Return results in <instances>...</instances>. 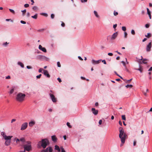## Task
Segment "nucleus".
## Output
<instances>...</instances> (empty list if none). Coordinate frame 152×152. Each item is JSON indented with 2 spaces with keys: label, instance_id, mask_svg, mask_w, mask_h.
Here are the masks:
<instances>
[{
  "label": "nucleus",
  "instance_id": "1",
  "mask_svg": "<svg viewBox=\"0 0 152 152\" xmlns=\"http://www.w3.org/2000/svg\"><path fill=\"white\" fill-rule=\"evenodd\" d=\"M119 137L121 139V142L122 143H124L125 142L126 135L125 133H124L123 128L120 127L119 128Z\"/></svg>",
  "mask_w": 152,
  "mask_h": 152
},
{
  "label": "nucleus",
  "instance_id": "2",
  "mask_svg": "<svg viewBox=\"0 0 152 152\" xmlns=\"http://www.w3.org/2000/svg\"><path fill=\"white\" fill-rule=\"evenodd\" d=\"M1 134L6 140L5 145L6 146L9 145L11 142V138L12 137V136H7L6 135L5 133L4 132H2L1 133Z\"/></svg>",
  "mask_w": 152,
  "mask_h": 152
},
{
  "label": "nucleus",
  "instance_id": "3",
  "mask_svg": "<svg viewBox=\"0 0 152 152\" xmlns=\"http://www.w3.org/2000/svg\"><path fill=\"white\" fill-rule=\"evenodd\" d=\"M25 96V94L20 93L17 95L16 98V100L18 102H22L24 100Z\"/></svg>",
  "mask_w": 152,
  "mask_h": 152
},
{
  "label": "nucleus",
  "instance_id": "4",
  "mask_svg": "<svg viewBox=\"0 0 152 152\" xmlns=\"http://www.w3.org/2000/svg\"><path fill=\"white\" fill-rule=\"evenodd\" d=\"M118 32H116L113 34L112 35H108L107 37V39L109 41H113L115 40L118 36Z\"/></svg>",
  "mask_w": 152,
  "mask_h": 152
},
{
  "label": "nucleus",
  "instance_id": "5",
  "mask_svg": "<svg viewBox=\"0 0 152 152\" xmlns=\"http://www.w3.org/2000/svg\"><path fill=\"white\" fill-rule=\"evenodd\" d=\"M48 144V140L47 139H42L41 142H38V145L41 144L42 146L44 148H45Z\"/></svg>",
  "mask_w": 152,
  "mask_h": 152
},
{
  "label": "nucleus",
  "instance_id": "6",
  "mask_svg": "<svg viewBox=\"0 0 152 152\" xmlns=\"http://www.w3.org/2000/svg\"><path fill=\"white\" fill-rule=\"evenodd\" d=\"M61 149V152H66L64 148L62 147H60V148H59V146L57 145H56L55 146V150H57L58 152H59Z\"/></svg>",
  "mask_w": 152,
  "mask_h": 152
},
{
  "label": "nucleus",
  "instance_id": "7",
  "mask_svg": "<svg viewBox=\"0 0 152 152\" xmlns=\"http://www.w3.org/2000/svg\"><path fill=\"white\" fill-rule=\"evenodd\" d=\"M24 150L29 151L31 149V145L30 143L28 142V145H24Z\"/></svg>",
  "mask_w": 152,
  "mask_h": 152
},
{
  "label": "nucleus",
  "instance_id": "8",
  "mask_svg": "<svg viewBox=\"0 0 152 152\" xmlns=\"http://www.w3.org/2000/svg\"><path fill=\"white\" fill-rule=\"evenodd\" d=\"M28 123L27 122L23 123L21 126L20 130H23L26 129L28 126Z\"/></svg>",
  "mask_w": 152,
  "mask_h": 152
},
{
  "label": "nucleus",
  "instance_id": "9",
  "mask_svg": "<svg viewBox=\"0 0 152 152\" xmlns=\"http://www.w3.org/2000/svg\"><path fill=\"white\" fill-rule=\"evenodd\" d=\"M49 95L50 97L53 102H56L57 100L56 98L55 97V96L51 93H49Z\"/></svg>",
  "mask_w": 152,
  "mask_h": 152
},
{
  "label": "nucleus",
  "instance_id": "10",
  "mask_svg": "<svg viewBox=\"0 0 152 152\" xmlns=\"http://www.w3.org/2000/svg\"><path fill=\"white\" fill-rule=\"evenodd\" d=\"M52 150L50 147L47 148L46 149L42 151L43 152H52Z\"/></svg>",
  "mask_w": 152,
  "mask_h": 152
},
{
  "label": "nucleus",
  "instance_id": "11",
  "mask_svg": "<svg viewBox=\"0 0 152 152\" xmlns=\"http://www.w3.org/2000/svg\"><path fill=\"white\" fill-rule=\"evenodd\" d=\"M151 47V43L150 42L149 43L148 45H147L146 50L147 52L149 51L150 50V49Z\"/></svg>",
  "mask_w": 152,
  "mask_h": 152
},
{
  "label": "nucleus",
  "instance_id": "12",
  "mask_svg": "<svg viewBox=\"0 0 152 152\" xmlns=\"http://www.w3.org/2000/svg\"><path fill=\"white\" fill-rule=\"evenodd\" d=\"M39 50H42L44 52L46 53L47 52V50L45 48L42 47L41 45H39Z\"/></svg>",
  "mask_w": 152,
  "mask_h": 152
},
{
  "label": "nucleus",
  "instance_id": "13",
  "mask_svg": "<svg viewBox=\"0 0 152 152\" xmlns=\"http://www.w3.org/2000/svg\"><path fill=\"white\" fill-rule=\"evenodd\" d=\"M43 74L44 75H46L47 77L48 78H49L50 77V76L47 70H43Z\"/></svg>",
  "mask_w": 152,
  "mask_h": 152
},
{
  "label": "nucleus",
  "instance_id": "14",
  "mask_svg": "<svg viewBox=\"0 0 152 152\" xmlns=\"http://www.w3.org/2000/svg\"><path fill=\"white\" fill-rule=\"evenodd\" d=\"M16 88V87L15 86H12L10 89V90L9 92L10 94H12L14 92V90H15Z\"/></svg>",
  "mask_w": 152,
  "mask_h": 152
},
{
  "label": "nucleus",
  "instance_id": "15",
  "mask_svg": "<svg viewBox=\"0 0 152 152\" xmlns=\"http://www.w3.org/2000/svg\"><path fill=\"white\" fill-rule=\"evenodd\" d=\"M91 110L92 112V113L94 115H96L98 114V110H96L95 108H92L91 109Z\"/></svg>",
  "mask_w": 152,
  "mask_h": 152
},
{
  "label": "nucleus",
  "instance_id": "16",
  "mask_svg": "<svg viewBox=\"0 0 152 152\" xmlns=\"http://www.w3.org/2000/svg\"><path fill=\"white\" fill-rule=\"evenodd\" d=\"M101 61V60H98L96 61L94 60H92V64H98Z\"/></svg>",
  "mask_w": 152,
  "mask_h": 152
},
{
  "label": "nucleus",
  "instance_id": "17",
  "mask_svg": "<svg viewBox=\"0 0 152 152\" xmlns=\"http://www.w3.org/2000/svg\"><path fill=\"white\" fill-rule=\"evenodd\" d=\"M51 139L54 142H56L57 141V138L55 135H53L51 136Z\"/></svg>",
  "mask_w": 152,
  "mask_h": 152
},
{
  "label": "nucleus",
  "instance_id": "18",
  "mask_svg": "<svg viewBox=\"0 0 152 152\" xmlns=\"http://www.w3.org/2000/svg\"><path fill=\"white\" fill-rule=\"evenodd\" d=\"M148 89H146V90H145V91L144 90H143L142 92H143V94L146 96H147V92H148Z\"/></svg>",
  "mask_w": 152,
  "mask_h": 152
},
{
  "label": "nucleus",
  "instance_id": "19",
  "mask_svg": "<svg viewBox=\"0 0 152 152\" xmlns=\"http://www.w3.org/2000/svg\"><path fill=\"white\" fill-rule=\"evenodd\" d=\"M35 124V122L33 121H31L29 123V126L30 127L32 126Z\"/></svg>",
  "mask_w": 152,
  "mask_h": 152
},
{
  "label": "nucleus",
  "instance_id": "20",
  "mask_svg": "<svg viewBox=\"0 0 152 152\" xmlns=\"http://www.w3.org/2000/svg\"><path fill=\"white\" fill-rule=\"evenodd\" d=\"M18 65L20 66L22 68H23L24 66L23 64L21 62L19 61L18 62Z\"/></svg>",
  "mask_w": 152,
  "mask_h": 152
},
{
  "label": "nucleus",
  "instance_id": "21",
  "mask_svg": "<svg viewBox=\"0 0 152 152\" xmlns=\"http://www.w3.org/2000/svg\"><path fill=\"white\" fill-rule=\"evenodd\" d=\"M94 12L96 17L97 18H99V16L98 15L97 12L96 11H94Z\"/></svg>",
  "mask_w": 152,
  "mask_h": 152
},
{
  "label": "nucleus",
  "instance_id": "22",
  "mask_svg": "<svg viewBox=\"0 0 152 152\" xmlns=\"http://www.w3.org/2000/svg\"><path fill=\"white\" fill-rule=\"evenodd\" d=\"M151 34L149 33L147 34V35H145V36L148 38H149L151 36Z\"/></svg>",
  "mask_w": 152,
  "mask_h": 152
},
{
  "label": "nucleus",
  "instance_id": "23",
  "mask_svg": "<svg viewBox=\"0 0 152 152\" xmlns=\"http://www.w3.org/2000/svg\"><path fill=\"white\" fill-rule=\"evenodd\" d=\"M9 10L12 14H15V12L14 10L12 9H9Z\"/></svg>",
  "mask_w": 152,
  "mask_h": 152
},
{
  "label": "nucleus",
  "instance_id": "24",
  "mask_svg": "<svg viewBox=\"0 0 152 152\" xmlns=\"http://www.w3.org/2000/svg\"><path fill=\"white\" fill-rule=\"evenodd\" d=\"M32 9L34 11L37 10L38 9V7L36 6H34L32 7Z\"/></svg>",
  "mask_w": 152,
  "mask_h": 152
},
{
  "label": "nucleus",
  "instance_id": "25",
  "mask_svg": "<svg viewBox=\"0 0 152 152\" xmlns=\"http://www.w3.org/2000/svg\"><path fill=\"white\" fill-rule=\"evenodd\" d=\"M37 14H36L34 15L31 16V18L35 19H36L37 18Z\"/></svg>",
  "mask_w": 152,
  "mask_h": 152
},
{
  "label": "nucleus",
  "instance_id": "26",
  "mask_svg": "<svg viewBox=\"0 0 152 152\" xmlns=\"http://www.w3.org/2000/svg\"><path fill=\"white\" fill-rule=\"evenodd\" d=\"M126 88H131L132 87V85H128L127 84L126 86Z\"/></svg>",
  "mask_w": 152,
  "mask_h": 152
},
{
  "label": "nucleus",
  "instance_id": "27",
  "mask_svg": "<svg viewBox=\"0 0 152 152\" xmlns=\"http://www.w3.org/2000/svg\"><path fill=\"white\" fill-rule=\"evenodd\" d=\"M122 119L124 120H126V116L125 115H122Z\"/></svg>",
  "mask_w": 152,
  "mask_h": 152
},
{
  "label": "nucleus",
  "instance_id": "28",
  "mask_svg": "<svg viewBox=\"0 0 152 152\" xmlns=\"http://www.w3.org/2000/svg\"><path fill=\"white\" fill-rule=\"evenodd\" d=\"M69 127V128H72V126L71 125H70V123L69 122H67L66 124Z\"/></svg>",
  "mask_w": 152,
  "mask_h": 152
},
{
  "label": "nucleus",
  "instance_id": "29",
  "mask_svg": "<svg viewBox=\"0 0 152 152\" xmlns=\"http://www.w3.org/2000/svg\"><path fill=\"white\" fill-rule=\"evenodd\" d=\"M127 32L125 31L124 32V37L125 38H126L127 37Z\"/></svg>",
  "mask_w": 152,
  "mask_h": 152
},
{
  "label": "nucleus",
  "instance_id": "30",
  "mask_svg": "<svg viewBox=\"0 0 152 152\" xmlns=\"http://www.w3.org/2000/svg\"><path fill=\"white\" fill-rule=\"evenodd\" d=\"M41 14L46 17H47L48 16V14L46 13H41Z\"/></svg>",
  "mask_w": 152,
  "mask_h": 152
},
{
  "label": "nucleus",
  "instance_id": "31",
  "mask_svg": "<svg viewBox=\"0 0 152 152\" xmlns=\"http://www.w3.org/2000/svg\"><path fill=\"white\" fill-rule=\"evenodd\" d=\"M122 29L123 31H125L126 30V28L125 26H122Z\"/></svg>",
  "mask_w": 152,
  "mask_h": 152
},
{
  "label": "nucleus",
  "instance_id": "32",
  "mask_svg": "<svg viewBox=\"0 0 152 152\" xmlns=\"http://www.w3.org/2000/svg\"><path fill=\"white\" fill-rule=\"evenodd\" d=\"M147 60L145 59H144L142 61V62L144 64H146L147 63L146 62Z\"/></svg>",
  "mask_w": 152,
  "mask_h": 152
},
{
  "label": "nucleus",
  "instance_id": "33",
  "mask_svg": "<svg viewBox=\"0 0 152 152\" xmlns=\"http://www.w3.org/2000/svg\"><path fill=\"white\" fill-rule=\"evenodd\" d=\"M9 43H7V42H5L3 44V45L5 46H6Z\"/></svg>",
  "mask_w": 152,
  "mask_h": 152
},
{
  "label": "nucleus",
  "instance_id": "34",
  "mask_svg": "<svg viewBox=\"0 0 152 152\" xmlns=\"http://www.w3.org/2000/svg\"><path fill=\"white\" fill-rule=\"evenodd\" d=\"M131 33L133 35H134L135 34V32L132 29L131 31Z\"/></svg>",
  "mask_w": 152,
  "mask_h": 152
},
{
  "label": "nucleus",
  "instance_id": "35",
  "mask_svg": "<svg viewBox=\"0 0 152 152\" xmlns=\"http://www.w3.org/2000/svg\"><path fill=\"white\" fill-rule=\"evenodd\" d=\"M121 62L123 64L124 66L125 67H126V63H125V62L124 61H121Z\"/></svg>",
  "mask_w": 152,
  "mask_h": 152
},
{
  "label": "nucleus",
  "instance_id": "36",
  "mask_svg": "<svg viewBox=\"0 0 152 152\" xmlns=\"http://www.w3.org/2000/svg\"><path fill=\"white\" fill-rule=\"evenodd\" d=\"M43 70H44V69H43L40 68L39 70L38 71L39 72H42V71H43Z\"/></svg>",
  "mask_w": 152,
  "mask_h": 152
},
{
  "label": "nucleus",
  "instance_id": "37",
  "mask_svg": "<svg viewBox=\"0 0 152 152\" xmlns=\"http://www.w3.org/2000/svg\"><path fill=\"white\" fill-rule=\"evenodd\" d=\"M114 72L118 76H119V77H120L121 79H123V78L121 76H120L117 73V72L115 71Z\"/></svg>",
  "mask_w": 152,
  "mask_h": 152
},
{
  "label": "nucleus",
  "instance_id": "38",
  "mask_svg": "<svg viewBox=\"0 0 152 152\" xmlns=\"http://www.w3.org/2000/svg\"><path fill=\"white\" fill-rule=\"evenodd\" d=\"M41 76H42L41 74H39V75H37L36 76V77L37 79H39L41 77Z\"/></svg>",
  "mask_w": 152,
  "mask_h": 152
},
{
  "label": "nucleus",
  "instance_id": "39",
  "mask_svg": "<svg viewBox=\"0 0 152 152\" xmlns=\"http://www.w3.org/2000/svg\"><path fill=\"white\" fill-rule=\"evenodd\" d=\"M57 65L58 67H60L61 66V64H60V62L59 61L57 62Z\"/></svg>",
  "mask_w": 152,
  "mask_h": 152
},
{
  "label": "nucleus",
  "instance_id": "40",
  "mask_svg": "<svg viewBox=\"0 0 152 152\" xmlns=\"http://www.w3.org/2000/svg\"><path fill=\"white\" fill-rule=\"evenodd\" d=\"M29 5L28 4H26L24 5V7L26 8L28 7H29Z\"/></svg>",
  "mask_w": 152,
  "mask_h": 152
},
{
  "label": "nucleus",
  "instance_id": "41",
  "mask_svg": "<svg viewBox=\"0 0 152 152\" xmlns=\"http://www.w3.org/2000/svg\"><path fill=\"white\" fill-rule=\"evenodd\" d=\"M20 141H21L22 142H23L24 141V138H22L20 139Z\"/></svg>",
  "mask_w": 152,
  "mask_h": 152
},
{
  "label": "nucleus",
  "instance_id": "42",
  "mask_svg": "<svg viewBox=\"0 0 152 152\" xmlns=\"http://www.w3.org/2000/svg\"><path fill=\"white\" fill-rule=\"evenodd\" d=\"M114 15H115V16L117 15H118V12H115V11H114Z\"/></svg>",
  "mask_w": 152,
  "mask_h": 152
},
{
  "label": "nucleus",
  "instance_id": "43",
  "mask_svg": "<svg viewBox=\"0 0 152 152\" xmlns=\"http://www.w3.org/2000/svg\"><path fill=\"white\" fill-rule=\"evenodd\" d=\"M149 26V25L148 24H147L145 25V27L146 28H148Z\"/></svg>",
  "mask_w": 152,
  "mask_h": 152
},
{
  "label": "nucleus",
  "instance_id": "44",
  "mask_svg": "<svg viewBox=\"0 0 152 152\" xmlns=\"http://www.w3.org/2000/svg\"><path fill=\"white\" fill-rule=\"evenodd\" d=\"M20 23H21L23 24H25L26 23V22L25 21H23V20H21Z\"/></svg>",
  "mask_w": 152,
  "mask_h": 152
},
{
  "label": "nucleus",
  "instance_id": "45",
  "mask_svg": "<svg viewBox=\"0 0 152 152\" xmlns=\"http://www.w3.org/2000/svg\"><path fill=\"white\" fill-rule=\"evenodd\" d=\"M80 1L81 2L83 3L84 2H86L87 0H80Z\"/></svg>",
  "mask_w": 152,
  "mask_h": 152
},
{
  "label": "nucleus",
  "instance_id": "46",
  "mask_svg": "<svg viewBox=\"0 0 152 152\" xmlns=\"http://www.w3.org/2000/svg\"><path fill=\"white\" fill-rule=\"evenodd\" d=\"M54 15L53 14H52L51 15V17L52 19H53L54 18Z\"/></svg>",
  "mask_w": 152,
  "mask_h": 152
},
{
  "label": "nucleus",
  "instance_id": "47",
  "mask_svg": "<svg viewBox=\"0 0 152 152\" xmlns=\"http://www.w3.org/2000/svg\"><path fill=\"white\" fill-rule=\"evenodd\" d=\"M108 55L109 56H112L113 55V54L111 53H108Z\"/></svg>",
  "mask_w": 152,
  "mask_h": 152
},
{
  "label": "nucleus",
  "instance_id": "48",
  "mask_svg": "<svg viewBox=\"0 0 152 152\" xmlns=\"http://www.w3.org/2000/svg\"><path fill=\"white\" fill-rule=\"evenodd\" d=\"M102 121L101 120H99V124H100V125L101 124H102Z\"/></svg>",
  "mask_w": 152,
  "mask_h": 152
},
{
  "label": "nucleus",
  "instance_id": "49",
  "mask_svg": "<svg viewBox=\"0 0 152 152\" xmlns=\"http://www.w3.org/2000/svg\"><path fill=\"white\" fill-rule=\"evenodd\" d=\"M78 58L81 60H82V61H83V59L81 58V57L80 56H78Z\"/></svg>",
  "mask_w": 152,
  "mask_h": 152
},
{
  "label": "nucleus",
  "instance_id": "50",
  "mask_svg": "<svg viewBox=\"0 0 152 152\" xmlns=\"http://www.w3.org/2000/svg\"><path fill=\"white\" fill-rule=\"evenodd\" d=\"M16 120L15 119H13L12 120H11V122L12 123H13V122H14Z\"/></svg>",
  "mask_w": 152,
  "mask_h": 152
},
{
  "label": "nucleus",
  "instance_id": "51",
  "mask_svg": "<svg viewBox=\"0 0 152 152\" xmlns=\"http://www.w3.org/2000/svg\"><path fill=\"white\" fill-rule=\"evenodd\" d=\"M21 12H23V14H24V13H25V12H26V10L25 9V10H22V11H21Z\"/></svg>",
  "mask_w": 152,
  "mask_h": 152
},
{
  "label": "nucleus",
  "instance_id": "52",
  "mask_svg": "<svg viewBox=\"0 0 152 152\" xmlns=\"http://www.w3.org/2000/svg\"><path fill=\"white\" fill-rule=\"evenodd\" d=\"M57 80H58V81L60 83L61 82V79L60 78H57Z\"/></svg>",
  "mask_w": 152,
  "mask_h": 152
},
{
  "label": "nucleus",
  "instance_id": "53",
  "mask_svg": "<svg viewBox=\"0 0 152 152\" xmlns=\"http://www.w3.org/2000/svg\"><path fill=\"white\" fill-rule=\"evenodd\" d=\"M117 25L116 24H114L113 26V28H116V27H117Z\"/></svg>",
  "mask_w": 152,
  "mask_h": 152
},
{
  "label": "nucleus",
  "instance_id": "54",
  "mask_svg": "<svg viewBox=\"0 0 152 152\" xmlns=\"http://www.w3.org/2000/svg\"><path fill=\"white\" fill-rule=\"evenodd\" d=\"M45 57V56H40L39 58V59H40Z\"/></svg>",
  "mask_w": 152,
  "mask_h": 152
},
{
  "label": "nucleus",
  "instance_id": "55",
  "mask_svg": "<svg viewBox=\"0 0 152 152\" xmlns=\"http://www.w3.org/2000/svg\"><path fill=\"white\" fill-rule=\"evenodd\" d=\"M119 124L121 126L122 125V122L121 121H119Z\"/></svg>",
  "mask_w": 152,
  "mask_h": 152
},
{
  "label": "nucleus",
  "instance_id": "56",
  "mask_svg": "<svg viewBox=\"0 0 152 152\" xmlns=\"http://www.w3.org/2000/svg\"><path fill=\"white\" fill-rule=\"evenodd\" d=\"M102 62H103V63L104 64H106V62L104 60H102Z\"/></svg>",
  "mask_w": 152,
  "mask_h": 152
},
{
  "label": "nucleus",
  "instance_id": "57",
  "mask_svg": "<svg viewBox=\"0 0 152 152\" xmlns=\"http://www.w3.org/2000/svg\"><path fill=\"white\" fill-rule=\"evenodd\" d=\"M27 15L28 17H29L30 16V14L29 12H28L27 13Z\"/></svg>",
  "mask_w": 152,
  "mask_h": 152
},
{
  "label": "nucleus",
  "instance_id": "58",
  "mask_svg": "<svg viewBox=\"0 0 152 152\" xmlns=\"http://www.w3.org/2000/svg\"><path fill=\"white\" fill-rule=\"evenodd\" d=\"M26 68L28 69H31V67L30 66H27Z\"/></svg>",
  "mask_w": 152,
  "mask_h": 152
},
{
  "label": "nucleus",
  "instance_id": "59",
  "mask_svg": "<svg viewBox=\"0 0 152 152\" xmlns=\"http://www.w3.org/2000/svg\"><path fill=\"white\" fill-rule=\"evenodd\" d=\"M61 26H62V27H64V26H65V24L64 23H62L61 24Z\"/></svg>",
  "mask_w": 152,
  "mask_h": 152
},
{
  "label": "nucleus",
  "instance_id": "60",
  "mask_svg": "<svg viewBox=\"0 0 152 152\" xmlns=\"http://www.w3.org/2000/svg\"><path fill=\"white\" fill-rule=\"evenodd\" d=\"M63 137H64V140H66V135H64V136H63Z\"/></svg>",
  "mask_w": 152,
  "mask_h": 152
},
{
  "label": "nucleus",
  "instance_id": "61",
  "mask_svg": "<svg viewBox=\"0 0 152 152\" xmlns=\"http://www.w3.org/2000/svg\"><path fill=\"white\" fill-rule=\"evenodd\" d=\"M31 2H32L31 5H33L34 3V1L33 0H31Z\"/></svg>",
  "mask_w": 152,
  "mask_h": 152
},
{
  "label": "nucleus",
  "instance_id": "62",
  "mask_svg": "<svg viewBox=\"0 0 152 152\" xmlns=\"http://www.w3.org/2000/svg\"><path fill=\"white\" fill-rule=\"evenodd\" d=\"M136 141H134V143H133V145L134 146H135L136 145Z\"/></svg>",
  "mask_w": 152,
  "mask_h": 152
},
{
  "label": "nucleus",
  "instance_id": "63",
  "mask_svg": "<svg viewBox=\"0 0 152 152\" xmlns=\"http://www.w3.org/2000/svg\"><path fill=\"white\" fill-rule=\"evenodd\" d=\"M152 71V67H151L150 68L148 69L149 71Z\"/></svg>",
  "mask_w": 152,
  "mask_h": 152
},
{
  "label": "nucleus",
  "instance_id": "64",
  "mask_svg": "<svg viewBox=\"0 0 152 152\" xmlns=\"http://www.w3.org/2000/svg\"><path fill=\"white\" fill-rule=\"evenodd\" d=\"M10 78V76H8L7 77H6V78L9 79Z\"/></svg>",
  "mask_w": 152,
  "mask_h": 152
}]
</instances>
